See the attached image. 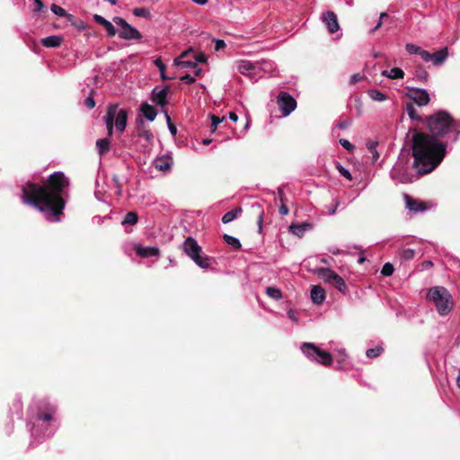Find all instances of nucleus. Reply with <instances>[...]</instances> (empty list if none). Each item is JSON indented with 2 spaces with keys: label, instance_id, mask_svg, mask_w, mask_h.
Returning a JSON list of instances; mask_svg holds the SVG:
<instances>
[{
  "label": "nucleus",
  "instance_id": "obj_1",
  "mask_svg": "<svg viewBox=\"0 0 460 460\" xmlns=\"http://www.w3.org/2000/svg\"><path fill=\"white\" fill-rule=\"evenodd\" d=\"M69 183L64 172H55L41 184L26 182L22 188V199L23 203L45 213L49 222H59L66 206L62 193Z\"/></svg>",
  "mask_w": 460,
  "mask_h": 460
},
{
  "label": "nucleus",
  "instance_id": "obj_2",
  "mask_svg": "<svg viewBox=\"0 0 460 460\" xmlns=\"http://www.w3.org/2000/svg\"><path fill=\"white\" fill-rule=\"evenodd\" d=\"M411 133L412 168L420 176L432 172L444 160L447 145L427 132L419 131L416 128H410L407 136Z\"/></svg>",
  "mask_w": 460,
  "mask_h": 460
},
{
  "label": "nucleus",
  "instance_id": "obj_3",
  "mask_svg": "<svg viewBox=\"0 0 460 460\" xmlns=\"http://www.w3.org/2000/svg\"><path fill=\"white\" fill-rule=\"evenodd\" d=\"M424 123L429 131V135L436 139L453 134V140L456 141L460 136V121L445 111H439L426 117Z\"/></svg>",
  "mask_w": 460,
  "mask_h": 460
},
{
  "label": "nucleus",
  "instance_id": "obj_4",
  "mask_svg": "<svg viewBox=\"0 0 460 460\" xmlns=\"http://www.w3.org/2000/svg\"><path fill=\"white\" fill-rule=\"evenodd\" d=\"M427 298L435 304L440 315H447L453 309V297L444 287L437 286L429 288Z\"/></svg>",
  "mask_w": 460,
  "mask_h": 460
},
{
  "label": "nucleus",
  "instance_id": "obj_5",
  "mask_svg": "<svg viewBox=\"0 0 460 460\" xmlns=\"http://www.w3.org/2000/svg\"><path fill=\"white\" fill-rule=\"evenodd\" d=\"M184 252L200 268L208 269L210 266L211 258L202 256V249L193 237H187L182 244Z\"/></svg>",
  "mask_w": 460,
  "mask_h": 460
},
{
  "label": "nucleus",
  "instance_id": "obj_6",
  "mask_svg": "<svg viewBox=\"0 0 460 460\" xmlns=\"http://www.w3.org/2000/svg\"><path fill=\"white\" fill-rule=\"evenodd\" d=\"M301 350L309 358L323 365L330 366L332 363V356L330 352L322 350L320 348L315 346L314 343L305 342L301 346Z\"/></svg>",
  "mask_w": 460,
  "mask_h": 460
},
{
  "label": "nucleus",
  "instance_id": "obj_7",
  "mask_svg": "<svg viewBox=\"0 0 460 460\" xmlns=\"http://www.w3.org/2000/svg\"><path fill=\"white\" fill-rule=\"evenodd\" d=\"M113 22L121 28L119 31V37L123 40H140L142 34L121 17L116 16Z\"/></svg>",
  "mask_w": 460,
  "mask_h": 460
},
{
  "label": "nucleus",
  "instance_id": "obj_8",
  "mask_svg": "<svg viewBox=\"0 0 460 460\" xmlns=\"http://www.w3.org/2000/svg\"><path fill=\"white\" fill-rule=\"evenodd\" d=\"M277 104L283 116H288L296 108V101L286 92H280L279 93Z\"/></svg>",
  "mask_w": 460,
  "mask_h": 460
},
{
  "label": "nucleus",
  "instance_id": "obj_9",
  "mask_svg": "<svg viewBox=\"0 0 460 460\" xmlns=\"http://www.w3.org/2000/svg\"><path fill=\"white\" fill-rule=\"evenodd\" d=\"M406 96L411 101L413 104L416 103L419 106H426L429 104L430 98L429 94L425 89L421 88H411L406 93Z\"/></svg>",
  "mask_w": 460,
  "mask_h": 460
},
{
  "label": "nucleus",
  "instance_id": "obj_10",
  "mask_svg": "<svg viewBox=\"0 0 460 460\" xmlns=\"http://www.w3.org/2000/svg\"><path fill=\"white\" fill-rule=\"evenodd\" d=\"M391 178L397 180L401 183H407L411 181L409 174L407 173L406 162L398 161L390 172Z\"/></svg>",
  "mask_w": 460,
  "mask_h": 460
},
{
  "label": "nucleus",
  "instance_id": "obj_11",
  "mask_svg": "<svg viewBox=\"0 0 460 460\" xmlns=\"http://www.w3.org/2000/svg\"><path fill=\"white\" fill-rule=\"evenodd\" d=\"M322 20L327 27L330 33H335L340 30V24L337 15L332 11H327L322 16Z\"/></svg>",
  "mask_w": 460,
  "mask_h": 460
},
{
  "label": "nucleus",
  "instance_id": "obj_12",
  "mask_svg": "<svg viewBox=\"0 0 460 460\" xmlns=\"http://www.w3.org/2000/svg\"><path fill=\"white\" fill-rule=\"evenodd\" d=\"M136 132L137 137L145 138L147 142H151L154 138L153 133L141 116L137 118Z\"/></svg>",
  "mask_w": 460,
  "mask_h": 460
},
{
  "label": "nucleus",
  "instance_id": "obj_13",
  "mask_svg": "<svg viewBox=\"0 0 460 460\" xmlns=\"http://www.w3.org/2000/svg\"><path fill=\"white\" fill-rule=\"evenodd\" d=\"M119 108L118 104H110L107 109L106 116L104 117L106 128H107V133L109 137H111L113 135V128L115 125V116L117 113V109Z\"/></svg>",
  "mask_w": 460,
  "mask_h": 460
},
{
  "label": "nucleus",
  "instance_id": "obj_14",
  "mask_svg": "<svg viewBox=\"0 0 460 460\" xmlns=\"http://www.w3.org/2000/svg\"><path fill=\"white\" fill-rule=\"evenodd\" d=\"M168 92H169V86H165L162 90H158L157 88H155L151 93V97H150L151 102L157 105H160V106L166 105Z\"/></svg>",
  "mask_w": 460,
  "mask_h": 460
},
{
  "label": "nucleus",
  "instance_id": "obj_15",
  "mask_svg": "<svg viewBox=\"0 0 460 460\" xmlns=\"http://www.w3.org/2000/svg\"><path fill=\"white\" fill-rule=\"evenodd\" d=\"M128 113L126 110H117V113L114 119L116 129L119 133H123L127 127Z\"/></svg>",
  "mask_w": 460,
  "mask_h": 460
},
{
  "label": "nucleus",
  "instance_id": "obj_16",
  "mask_svg": "<svg viewBox=\"0 0 460 460\" xmlns=\"http://www.w3.org/2000/svg\"><path fill=\"white\" fill-rule=\"evenodd\" d=\"M404 198H405L407 208L411 211H414V212L424 211L428 208L427 204L425 202L416 200L407 194L405 195Z\"/></svg>",
  "mask_w": 460,
  "mask_h": 460
},
{
  "label": "nucleus",
  "instance_id": "obj_17",
  "mask_svg": "<svg viewBox=\"0 0 460 460\" xmlns=\"http://www.w3.org/2000/svg\"><path fill=\"white\" fill-rule=\"evenodd\" d=\"M93 20L95 22L102 25L105 28V30L107 31L108 36L113 37L116 35V32H117L116 29L110 21L106 20L104 17H102L100 14H94Z\"/></svg>",
  "mask_w": 460,
  "mask_h": 460
},
{
  "label": "nucleus",
  "instance_id": "obj_18",
  "mask_svg": "<svg viewBox=\"0 0 460 460\" xmlns=\"http://www.w3.org/2000/svg\"><path fill=\"white\" fill-rule=\"evenodd\" d=\"M311 299L314 304L321 305L325 299V291L321 286H313L311 289Z\"/></svg>",
  "mask_w": 460,
  "mask_h": 460
},
{
  "label": "nucleus",
  "instance_id": "obj_19",
  "mask_svg": "<svg viewBox=\"0 0 460 460\" xmlns=\"http://www.w3.org/2000/svg\"><path fill=\"white\" fill-rule=\"evenodd\" d=\"M316 274L324 282L330 283V284L332 282L334 278L337 276V273L329 268H319L316 270Z\"/></svg>",
  "mask_w": 460,
  "mask_h": 460
},
{
  "label": "nucleus",
  "instance_id": "obj_20",
  "mask_svg": "<svg viewBox=\"0 0 460 460\" xmlns=\"http://www.w3.org/2000/svg\"><path fill=\"white\" fill-rule=\"evenodd\" d=\"M63 42V38L58 35H52L40 40V43L46 48H58Z\"/></svg>",
  "mask_w": 460,
  "mask_h": 460
},
{
  "label": "nucleus",
  "instance_id": "obj_21",
  "mask_svg": "<svg viewBox=\"0 0 460 460\" xmlns=\"http://www.w3.org/2000/svg\"><path fill=\"white\" fill-rule=\"evenodd\" d=\"M140 111L142 112L143 116L149 121H154L157 115V111L155 107L148 104L147 102L141 104Z\"/></svg>",
  "mask_w": 460,
  "mask_h": 460
},
{
  "label": "nucleus",
  "instance_id": "obj_22",
  "mask_svg": "<svg viewBox=\"0 0 460 460\" xmlns=\"http://www.w3.org/2000/svg\"><path fill=\"white\" fill-rule=\"evenodd\" d=\"M448 57L447 48L441 49L435 53L431 54V62L435 66H440L443 64Z\"/></svg>",
  "mask_w": 460,
  "mask_h": 460
},
{
  "label": "nucleus",
  "instance_id": "obj_23",
  "mask_svg": "<svg viewBox=\"0 0 460 460\" xmlns=\"http://www.w3.org/2000/svg\"><path fill=\"white\" fill-rule=\"evenodd\" d=\"M136 252L139 256L146 258V257L157 256L159 254L160 251L156 247L137 246V247H136Z\"/></svg>",
  "mask_w": 460,
  "mask_h": 460
},
{
  "label": "nucleus",
  "instance_id": "obj_24",
  "mask_svg": "<svg viewBox=\"0 0 460 460\" xmlns=\"http://www.w3.org/2000/svg\"><path fill=\"white\" fill-rule=\"evenodd\" d=\"M57 409L55 406L48 403L46 405V411L42 412L41 410H39V412L37 414V417L39 420H44V421H50L53 420V415L55 414Z\"/></svg>",
  "mask_w": 460,
  "mask_h": 460
},
{
  "label": "nucleus",
  "instance_id": "obj_25",
  "mask_svg": "<svg viewBox=\"0 0 460 460\" xmlns=\"http://www.w3.org/2000/svg\"><path fill=\"white\" fill-rule=\"evenodd\" d=\"M256 66L249 61H241L238 64L237 70L244 75L252 76Z\"/></svg>",
  "mask_w": 460,
  "mask_h": 460
},
{
  "label": "nucleus",
  "instance_id": "obj_26",
  "mask_svg": "<svg viewBox=\"0 0 460 460\" xmlns=\"http://www.w3.org/2000/svg\"><path fill=\"white\" fill-rule=\"evenodd\" d=\"M96 147L98 149V153L101 156L106 155L111 148V141L108 137L106 138H99L96 141Z\"/></svg>",
  "mask_w": 460,
  "mask_h": 460
},
{
  "label": "nucleus",
  "instance_id": "obj_27",
  "mask_svg": "<svg viewBox=\"0 0 460 460\" xmlns=\"http://www.w3.org/2000/svg\"><path fill=\"white\" fill-rule=\"evenodd\" d=\"M311 227L310 224H291L289 226V231L299 236L302 237L305 234V232Z\"/></svg>",
  "mask_w": 460,
  "mask_h": 460
},
{
  "label": "nucleus",
  "instance_id": "obj_28",
  "mask_svg": "<svg viewBox=\"0 0 460 460\" xmlns=\"http://www.w3.org/2000/svg\"><path fill=\"white\" fill-rule=\"evenodd\" d=\"M252 209L253 210L254 214L257 216V224L259 226V231L261 232L262 223H263V218H264V210L259 203L252 204Z\"/></svg>",
  "mask_w": 460,
  "mask_h": 460
},
{
  "label": "nucleus",
  "instance_id": "obj_29",
  "mask_svg": "<svg viewBox=\"0 0 460 460\" xmlns=\"http://www.w3.org/2000/svg\"><path fill=\"white\" fill-rule=\"evenodd\" d=\"M154 165L156 170L165 172L171 168L172 164L166 157H158L155 160Z\"/></svg>",
  "mask_w": 460,
  "mask_h": 460
},
{
  "label": "nucleus",
  "instance_id": "obj_30",
  "mask_svg": "<svg viewBox=\"0 0 460 460\" xmlns=\"http://www.w3.org/2000/svg\"><path fill=\"white\" fill-rule=\"evenodd\" d=\"M382 75L391 79H402L404 76V72L399 67H394L390 71H383Z\"/></svg>",
  "mask_w": 460,
  "mask_h": 460
},
{
  "label": "nucleus",
  "instance_id": "obj_31",
  "mask_svg": "<svg viewBox=\"0 0 460 460\" xmlns=\"http://www.w3.org/2000/svg\"><path fill=\"white\" fill-rule=\"evenodd\" d=\"M405 110L409 115V117L411 118V119L412 120H417L419 122H421V121H424L422 117L420 116L418 113H417V111L414 107V104L412 102H408L406 104V107H405Z\"/></svg>",
  "mask_w": 460,
  "mask_h": 460
},
{
  "label": "nucleus",
  "instance_id": "obj_32",
  "mask_svg": "<svg viewBox=\"0 0 460 460\" xmlns=\"http://www.w3.org/2000/svg\"><path fill=\"white\" fill-rule=\"evenodd\" d=\"M241 212L242 208L240 207L226 212L222 217V222L224 224H228L232 222L234 219L237 217L238 214H240Z\"/></svg>",
  "mask_w": 460,
  "mask_h": 460
},
{
  "label": "nucleus",
  "instance_id": "obj_33",
  "mask_svg": "<svg viewBox=\"0 0 460 460\" xmlns=\"http://www.w3.org/2000/svg\"><path fill=\"white\" fill-rule=\"evenodd\" d=\"M137 222H138V216H137V212L130 211V212H128L126 214L124 219L121 222V225H123V226H126V225L134 226Z\"/></svg>",
  "mask_w": 460,
  "mask_h": 460
},
{
  "label": "nucleus",
  "instance_id": "obj_34",
  "mask_svg": "<svg viewBox=\"0 0 460 460\" xmlns=\"http://www.w3.org/2000/svg\"><path fill=\"white\" fill-rule=\"evenodd\" d=\"M340 292L345 293L347 291V285L344 279L337 274L332 282L331 283Z\"/></svg>",
  "mask_w": 460,
  "mask_h": 460
},
{
  "label": "nucleus",
  "instance_id": "obj_35",
  "mask_svg": "<svg viewBox=\"0 0 460 460\" xmlns=\"http://www.w3.org/2000/svg\"><path fill=\"white\" fill-rule=\"evenodd\" d=\"M223 239L228 245L232 246L234 250H239L242 246L240 241L237 238L231 236L229 234H225L223 235Z\"/></svg>",
  "mask_w": 460,
  "mask_h": 460
},
{
  "label": "nucleus",
  "instance_id": "obj_36",
  "mask_svg": "<svg viewBox=\"0 0 460 460\" xmlns=\"http://www.w3.org/2000/svg\"><path fill=\"white\" fill-rule=\"evenodd\" d=\"M414 75L415 77L420 82H426L429 78V74L422 66H416Z\"/></svg>",
  "mask_w": 460,
  "mask_h": 460
},
{
  "label": "nucleus",
  "instance_id": "obj_37",
  "mask_svg": "<svg viewBox=\"0 0 460 460\" xmlns=\"http://www.w3.org/2000/svg\"><path fill=\"white\" fill-rule=\"evenodd\" d=\"M266 294L275 300H279L282 298L281 290L275 287H268L266 288Z\"/></svg>",
  "mask_w": 460,
  "mask_h": 460
},
{
  "label": "nucleus",
  "instance_id": "obj_38",
  "mask_svg": "<svg viewBox=\"0 0 460 460\" xmlns=\"http://www.w3.org/2000/svg\"><path fill=\"white\" fill-rule=\"evenodd\" d=\"M367 93H368V96L374 101L383 102L387 99V96L378 90L372 89V90H369Z\"/></svg>",
  "mask_w": 460,
  "mask_h": 460
},
{
  "label": "nucleus",
  "instance_id": "obj_39",
  "mask_svg": "<svg viewBox=\"0 0 460 460\" xmlns=\"http://www.w3.org/2000/svg\"><path fill=\"white\" fill-rule=\"evenodd\" d=\"M174 66H182L186 68H194L197 67V63L194 61H184L180 59V58H176L173 61Z\"/></svg>",
  "mask_w": 460,
  "mask_h": 460
},
{
  "label": "nucleus",
  "instance_id": "obj_40",
  "mask_svg": "<svg viewBox=\"0 0 460 460\" xmlns=\"http://www.w3.org/2000/svg\"><path fill=\"white\" fill-rule=\"evenodd\" d=\"M383 351H384L383 347L377 346L376 348L368 349L366 351V355L370 358H377Z\"/></svg>",
  "mask_w": 460,
  "mask_h": 460
},
{
  "label": "nucleus",
  "instance_id": "obj_41",
  "mask_svg": "<svg viewBox=\"0 0 460 460\" xmlns=\"http://www.w3.org/2000/svg\"><path fill=\"white\" fill-rule=\"evenodd\" d=\"M133 14L137 17L147 18L150 16V12L145 7H137L133 9Z\"/></svg>",
  "mask_w": 460,
  "mask_h": 460
},
{
  "label": "nucleus",
  "instance_id": "obj_42",
  "mask_svg": "<svg viewBox=\"0 0 460 460\" xmlns=\"http://www.w3.org/2000/svg\"><path fill=\"white\" fill-rule=\"evenodd\" d=\"M377 145H378L377 142H370L367 144V148L372 154L373 162L377 161V159L379 158V154L376 150Z\"/></svg>",
  "mask_w": 460,
  "mask_h": 460
},
{
  "label": "nucleus",
  "instance_id": "obj_43",
  "mask_svg": "<svg viewBox=\"0 0 460 460\" xmlns=\"http://www.w3.org/2000/svg\"><path fill=\"white\" fill-rule=\"evenodd\" d=\"M414 256H415V251L413 249L407 248V249H403L401 252V258L405 261H410V260L413 259Z\"/></svg>",
  "mask_w": 460,
  "mask_h": 460
},
{
  "label": "nucleus",
  "instance_id": "obj_44",
  "mask_svg": "<svg viewBox=\"0 0 460 460\" xmlns=\"http://www.w3.org/2000/svg\"><path fill=\"white\" fill-rule=\"evenodd\" d=\"M394 268L393 264L390 262H386V263H385V265L383 266V268L381 270V274L385 277H389L394 273Z\"/></svg>",
  "mask_w": 460,
  "mask_h": 460
},
{
  "label": "nucleus",
  "instance_id": "obj_45",
  "mask_svg": "<svg viewBox=\"0 0 460 460\" xmlns=\"http://www.w3.org/2000/svg\"><path fill=\"white\" fill-rule=\"evenodd\" d=\"M224 117L219 118L216 115H211L210 131L215 132L217 130L218 124H220L224 120Z\"/></svg>",
  "mask_w": 460,
  "mask_h": 460
},
{
  "label": "nucleus",
  "instance_id": "obj_46",
  "mask_svg": "<svg viewBox=\"0 0 460 460\" xmlns=\"http://www.w3.org/2000/svg\"><path fill=\"white\" fill-rule=\"evenodd\" d=\"M50 9L58 16L65 17L66 15V10L56 4H52Z\"/></svg>",
  "mask_w": 460,
  "mask_h": 460
},
{
  "label": "nucleus",
  "instance_id": "obj_47",
  "mask_svg": "<svg viewBox=\"0 0 460 460\" xmlns=\"http://www.w3.org/2000/svg\"><path fill=\"white\" fill-rule=\"evenodd\" d=\"M405 49H406V51L409 53V54H417L419 55L420 50H421V48L415 45V44H412V43H407L406 46H405Z\"/></svg>",
  "mask_w": 460,
  "mask_h": 460
},
{
  "label": "nucleus",
  "instance_id": "obj_48",
  "mask_svg": "<svg viewBox=\"0 0 460 460\" xmlns=\"http://www.w3.org/2000/svg\"><path fill=\"white\" fill-rule=\"evenodd\" d=\"M165 117H166V122H167V125H168L171 134L172 136H175L177 134L176 126L172 123L171 117L167 114V112H165Z\"/></svg>",
  "mask_w": 460,
  "mask_h": 460
},
{
  "label": "nucleus",
  "instance_id": "obj_49",
  "mask_svg": "<svg viewBox=\"0 0 460 460\" xmlns=\"http://www.w3.org/2000/svg\"><path fill=\"white\" fill-rule=\"evenodd\" d=\"M339 142L341 145V146L345 148L347 151L350 153L354 151L355 146L349 140L341 138Z\"/></svg>",
  "mask_w": 460,
  "mask_h": 460
},
{
  "label": "nucleus",
  "instance_id": "obj_50",
  "mask_svg": "<svg viewBox=\"0 0 460 460\" xmlns=\"http://www.w3.org/2000/svg\"><path fill=\"white\" fill-rule=\"evenodd\" d=\"M352 124V119H340L337 126L339 127V128L341 129H346L347 128H349L350 125Z\"/></svg>",
  "mask_w": 460,
  "mask_h": 460
},
{
  "label": "nucleus",
  "instance_id": "obj_51",
  "mask_svg": "<svg viewBox=\"0 0 460 460\" xmlns=\"http://www.w3.org/2000/svg\"><path fill=\"white\" fill-rule=\"evenodd\" d=\"M337 169L339 171V172L344 176L346 179L351 181L352 180V176L350 174V172H349V170H347L346 168H344L342 165L339 164L337 165Z\"/></svg>",
  "mask_w": 460,
  "mask_h": 460
},
{
  "label": "nucleus",
  "instance_id": "obj_52",
  "mask_svg": "<svg viewBox=\"0 0 460 460\" xmlns=\"http://www.w3.org/2000/svg\"><path fill=\"white\" fill-rule=\"evenodd\" d=\"M419 55L420 56V58H422L423 61L431 62V59H432L431 53H429V51L421 49Z\"/></svg>",
  "mask_w": 460,
  "mask_h": 460
},
{
  "label": "nucleus",
  "instance_id": "obj_53",
  "mask_svg": "<svg viewBox=\"0 0 460 460\" xmlns=\"http://www.w3.org/2000/svg\"><path fill=\"white\" fill-rule=\"evenodd\" d=\"M181 81H182L188 84H192L196 82V79L193 76H191L190 75L186 74L185 75H182L181 77Z\"/></svg>",
  "mask_w": 460,
  "mask_h": 460
},
{
  "label": "nucleus",
  "instance_id": "obj_54",
  "mask_svg": "<svg viewBox=\"0 0 460 460\" xmlns=\"http://www.w3.org/2000/svg\"><path fill=\"white\" fill-rule=\"evenodd\" d=\"M215 50L219 51L226 48V42L223 40H214Z\"/></svg>",
  "mask_w": 460,
  "mask_h": 460
},
{
  "label": "nucleus",
  "instance_id": "obj_55",
  "mask_svg": "<svg viewBox=\"0 0 460 460\" xmlns=\"http://www.w3.org/2000/svg\"><path fill=\"white\" fill-rule=\"evenodd\" d=\"M155 65L158 67L160 72H165L166 66L161 58H158L155 60Z\"/></svg>",
  "mask_w": 460,
  "mask_h": 460
},
{
  "label": "nucleus",
  "instance_id": "obj_56",
  "mask_svg": "<svg viewBox=\"0 0 460 460\" xmlns=\"http://www.w3.org/2000/svg\"><path fill=\"white\" fill-rule=\"evenodd\" d=\"M363 78H364L363 75H361L360 73H356L350 77L349 83L353 84H356V83L361 81Z\"/></svg>",
  "mask_w": 460,
  "mask_h": 460
},
{
  "label": "nucleus",
  "instance_id": "obj_57",
  "mask_svg": "<svg viewBox=\"0 0 460 460\" xmlns=\"http://www.w3.org/2000/svg\"><path fill=\"white\" fill-rule=\"evenodd\" d=\"M86 107L88 109H93L94 108L95 106V102H94V99L93 97L91 95V96H88L86 99H85V102H84Z\"/></svg>",
  "mask_w": 460,
  "mask_h": 460
},
{
  "label": "nucleus",
  "instance_id": "obj_58",
  "mask_svg": "<svg viewBox=\"0 0 460 460\" xmlns=\"http://www.w3.org/2000/svg\"><path fill=\"white\" fill-rule=\"evenodd\" d=\"M33 1H34V4H35L34 11L37 12V13H40V12L43 11L45 6H44L42 1L41 0H33Z\"/></svg>",
  "mask_w": 460,
  "mask_h": 460
},
{
  "label": "nucleus",
  "instance_id": "obj_59",
  "mask_svg": "<svg viewBox=\"0 0 460 460\" xmlns=\"http://www.w3.org/2000/svg\"><path fill=\"white\" fill-rule=\"evenodd\" d=\"M278 195H279V201L281 203H286L287 202V199H286V196H285V193H284V190H283L282 187H279L278 188Z\"/></svg>",
  "mask_w": 460,
  "mask_h": 460
},
{
  "label": "nucleus",
  "instance_id": "obj_60",
  "mask_svg": "<svg viewBox=\"0 0 460 460\" xmlns=\"http://www.w3.org/2000/svg\"><path fill=\"white\" fill-rule=\"evenodd\" d=\"M279 212L282 216H287L288 214L289 209H288V206L286 205V203H281Z\"/></svg>",
  "mask_w": 460,
  "mask_h": 460
},
{
  "label": "nucleus",
  "instance_id": "obj_61",
  "mask_svg": "<svg viewBox=\"0 0 460 460\" xmlns=\"http://www.w3.org/2000/svg\"><path fill=\"white\" fill-rule=\"evenodd\" d=\"M196 63H205L207 61V57L204 53H199L195 56Z\"/></svg>",
  "mask_w": 460,
  "mask_h": 460
},
{
  "label": "nucleus",
  "instance_id": "obj_62",
  "mask_svg": "<svg viewBox=\"0 0 460 460\" xmlns=\"http://www.w3.org/2000/svg\"><path fill=\"white\" fill-rule=\"evenodd\" d=\"M74 26L78 28L79 30H84L86 28L85 26V23L84 21L82 20H77L75 23H74Z\"/></svg>",
  "mask_w": 460,
  "mask_h": 460
},
{
  "label": "nucleus",
  "instance_id": "obj_63",
  "mask_svg": "<svg viewBox=\"0 0 460 460\" xmlns=\"http://www.w3.org/2000/svg\"><path fill=\"white\" fill-rule=\"evenodd\" d=\"M65 17L66 18V21L70 22L72 25H74V23L77 21L75 16L67 13L66 15H65Z\"/></svg>",
  "mask_w": 460,
  "mask_h": 460
},
{
  "label": "nucleus",
  "instance_id": "obj_64",
  "mask_svg": "<svg viewBox=\"0 0 460 460\" xmlns=\"http://www.w3.org/2000/svg\"><path fill=\"white\" fill-rule=\"evenodd\" d=\"M433 266V262L431 261H424L421 263V267L423 270H429Z\"/></svg>",
  "mask_w": 460,
  "mask_h": 460
}]
</instances>
